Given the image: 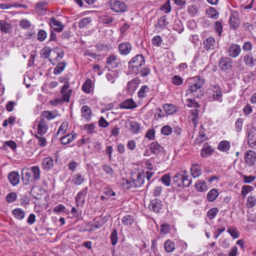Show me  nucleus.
Wrapping results in <instances>:
<instances>
[{
	"instance_id": "393cba45",
	"label": "nucleus",
	"mask_w": 256,
	"mask_h": 256,
	"mask_svg": "<svg viewBox=\"0 0 256 256\" xmlns=\"http://www.w3.org/2000/svg\"><path fill=\"white\" fill-rule=\"evenodd\" d=\"M8 178L14 186L17 185L20 180V176L18 172L13 171L8 174Z\"/></svg>"
},
{
	"instance_id": "f704fd0d",
	"label": "nucleus",
	"mask_w": 256,
	"mask_h": 256,
	"mask_svg": "<svg viewBox=\"0 0 256 256\" xmlns=\"http://www.w3.org/2000/svg\"><path fill=\"white\" fill-rule=\"evenodd\" d=\"M72 182L76 186H80L84 182V177L82 172H78L73 176Z\"/></svg>"
},
{
	"instance_id": "680f3d73",
	"label": "nucleus",
	"mask_w": 256,
	"mask_h": 256,
	"mask_svg": "<svg viewBox=\"0 0 256 256\" xmlns=\"http://www.w3.org/2000/svg\"><path fill=\"white\" fill-rule=\"evenodd\" d=\"M149 88L146 86H142L138 92V96L140 98H142L146 96V94L149 92Z\"/></svg>"
},
{
	"instance_id": "6e6552de",
	"label": "nucleus",
	"mask_w": 256,
	"mask_h": 256,
	"mask_svg": "<svg viewBox=\"0 0 256 256\" xmlns=\"http://www.w3.org/2000/svg\"><path fill=\"white\" fill-rule=\"evenodd\" d=\"M35 124L37 126V133L38 135L43 136L47 132L48 128V120L39 117L36 119Z\"/></svg>"
},
{
	"instance_id": "c85d7f7f",
	"label": "nucleus",
	"mask_w": 256,
	"mask_h": 256,
	"mask_svg": "<svg viewBox=\"0 0 256 256\" xmlns=\"http://www.w3.org/2000/svg\"><path fill=\"white\" fill-rule=\"evenodd\" d=\"M214 150L213 148L208 143H205L201 150L200 155L202 158H206L212 155Z\"/></svg>"
},
{
	"instance_id": "7c9ffc66",
	"label": "nucleus",
	"mask_w": 256,
	"mask_h": 256,
	"mask_svg": "<svg viewBox=\"0 0 256 256\" xmlns=\"http://www.w3.org/2000/svg\"><path fill=\"white\" fill-rule=\"evenodd\" d=\"M50 24L54 27V30L57 32H60L63 30L64 26L62 22L54 18L50 19Z\"/></svg>"
},
{
	"instance_id": "8fccbe9b",
	"label": "nucleus",
	"mask_w": 256,
	"mask_h": 256,
	"mask_svg": "<svg viewBox=\"0 0 256 256\" xmlns=\"http://www.w3.org/2000/svg\"><path fill=\"white\" fill-rule=\"evenodd\" d=\"M206 14L210 18L214 20L217 19L218 16V12L216 9L213 7H210L206 11Z\"/></svg>"
},
{
	"instance_id": "a19ab883",
	"label": "nucleus",
	"mask_w": 256,
	"mask_h": 256,
	"mask_svg": "<svg viewBox=\"0 0 256 256\" xmlns=\"http://www.w3.org/2000/svg\"><path fill=\"white\" fill-rule=\"evenodd\" d=\"M191 116H190V118L191 119L192 122L194 124V126H196L198 124V114L199 112L196 109H194L190 110Z\"/></svg>"
},
{
	"instance_id": "e2e57ef3",
	"label": "nucleus",
	"mask_w": 256,
	"mask_h": 256,
	"mask_svg": "<svg viewBox=\"0 0 256 256\" xmlns=\"http://www.w3.org/2000/svg\"><path fill=\"white\" fill-rule=\"evenodd\" d=\"M227 232L234 239L237 238L240 236V232L235 228L230 227L228 228Z\"/></svg>"
},
{
	"instance_id": "13d9d810",
	"label": "nucleus",
	"mask_w": 256,
	"mask_h": 256,
	"mask_svg": "<svg viewBox=\"0 0 256 256\" xmlns=\"http://www.w3.org/2000/svg\"><path fill=\"white\" fill-rule=\"evenodd\" d=\"M254 190L252 186L249 185H244L242 186L241 190V195L245 198L246 196Z\"/></svg>"
},
{
	"instance_id": "0eeeda50",
	"label": "nucleus",
	"mask_w": 256,
	"mask_h": 256,
	"mask_svg": "<svg viewBox=\"0 0 256 256\" xmlns=\"http://www.w3.org/2000/svg\"><path fill=\"white\" fill-rule=\"evenodd\" d=\"M120 66V60L117 56L111 54L107 58L106 67L108 69V70H116V68Z\"/></svg>"
},
{
	"instance_id": "e433bc0d",
	"label": "nucleus",
	"mask_w": 256,
	"mask_h": 256,
	"mask_svg": "<svg viewBox=\"0 0 256 256\" xmlns=\"http://www.w3.org/2000/svg\"><path fill=\"white\" fill-rule=\"evenodd\" d=\"M151 152L154 154H158L163 150V147L161 146L157 142H152L150 144Z\"/></svg>"
},
{
	"instance_id": "4c0bfd02",
	"label": "nucleus",
	"mask_w": 256,
	"mask_h": 256,
	"mask_svg": "<svg viewBox=\"0 0 256 256\" xmlns=\"http://www.w3.org/2000/svg\"><path fill=\"white\" fill-rule=\"evenodd\" d=\"M12 214L14 217L20 220H22L25 216V212L20 208H16L12 210Z\"/></svg>"
},
{
	"instance_id": "423d86ee",
	"label": "nucleus",
	"mask_w": 256,
	"mask_h": 256,
	"mask_svg": "<svg viewBox=\"0 0 256 256\" xmlns=\"http://www.w3.org/2000/svg\"><path fill=\"white\" fill-rule=\"evenodd\" d=\"M110 9L117 13H123L127 10V5L118 0H110Z\"/></svg>"
},
{
	"instance_id": "6ab92c4d",
	"label": "nucleus",
	"mask_w": 256,
	"mask_h": 256,
	"mask_svg": "<svg viewBox=\"0 0 256 256\" xmlns=\"http://www.w3.org/2000/svg\"><path fill=\"white\" fill-rule=\"evenodd\" d=\"M216 40L212 37H209L203 42L204 48L208 52L213 51L216 47Z\"/></svg>"
},
{
	"instance_id": "aec40b11",
	"label": "nucleus",
	"mask_w": 256,
	"mask_h": 256,
	"mask_svg": "<svg viewBox=\"0 0 256 256\" xmlns=\"http://www.w3.org/2000/svg\"><path fill=\"white\" fill-rule=\"evenodd\" d=\"M229 23L230 27L236 30L237 28L240 24V20L238 18V14L236 12H232L231 14Z\"/></svg>"
},
{
	"instance_id": "b1692460",
	"label": "nucleus",
	"mask_w": 256,
	"mask_h": 256,
	"mask_svg": "<svg viewBox=\"0 0 256 256\" xmlns=\"http://www.w3.org/2000/svg\"><path fill=\"white\" fill-rule=\"evenodd\" d=\"M0 29L2 32L5 34H10L12 31L10 24L6 20H0Z\"/></svg>"
},
{
	"instance_id": "f8f14e48",
	"label": "nucleus",
	"mask_w": 256,
	"mask_h": 256,
	"mask_svg": "<svg viewBox=\"0 0 256 256\" xmlns=\"http://www.w3.org/2000/svg\"><path fill=\"white\" fill-rule=\"evenodd\" d=\"M60 92L64 100L66 102H68L72 93V89L70 88L68 82L66 81L65 82L60 90Z\"/></svg>"
},
{
	"instance_id": "5701e85b",
	"label": "nucleus",
	"mask_w": 256,
	"mask_h": 256,
	"mask_svg": "<svg viewBox=\"0 0 256 256\" xmlns=\"http://www.w3.org/2000/svg\"><path fill=\"white\" fill-rule=\"evenodd\" d=\"M48 3L46 0H42L38 2L35 6L36 12L40 15H44L46 14V7Z\"/></svg>"
},
{
	"instance_id": "09e8293b",
	"label": "nucleus",
	"mask_w": 256,
	"mask_h": 256,
	"mask_svg": "<svg viewBox=\"0 0 256 256\" xmlns=\"http://www.w3.org/2000/svg\"><path fill=\"white\" fill-rule=\"evenodd\" d=\"M82 116L86 119H89L92 116L90 108L88 106H84L81 109Z\"/></svg>"
},
{
	"instance_id": "4d7b16f0",
	"label": "nucleus",
	"mask_w": 256,
	"mask_h": 256,
	"mask_svg": "<svg viewBox=\"0 0 256 256\" xmlns=\"http://www.w3.org/2000/svg\"><path fill=\"white\" fill-rule=\"evenodd\" d=\"M158 26L160 28H164L168 24V22L167 20L166 16H161L158 21Z\"/></svg>"
},
{
	"instance_id": "603ef678",
	"label": "nucleus",
	"mask_w": 256,
	"mask_h": 256,
	"mask_svg": "<svg viewBox=\"0 0 256 256\" xmlns=\"http://www.w3.org/2000/svg\"><path fill=\"white\" fill-rule=\"evenodd\" d=\"M160 181L162 182L166 186H170L171 184V177L170 174H164L160 179Z\"/></svg>"
},
{
	"instance_id": "de8ad7c7",
	"label": "nucleus",
	"mask_w": 256,
	"mask_h": 256,
	"mask_svg": "<svg viewBox=\"0 0 256 256\" xmlns=\"http://www.w3.org/2000/svg\"><path fill=\"white\" fill-rule=\"evenodd\" d=\"M164 248L167 252H171L175 250V245L172 241L168 240L164 243Z\"/></svg>"
},
{
	"instance_id": "ddd939ff",
	"label": "nucleus",
	"mask_w": 256,
	"mask_h": 256,
	"mask_svg": "<svg viewBox=\"0 0 256 256\" xmlns=\"http://www.w3.org/2000/svg\"><path fill=\"white\" fill-rule=\"evenodd\" d=\"M102 168L105 174V176L104 175L103 178L108 182L110 181L114 174V171L112 168L108 164H104L102 166Z\"/></svg>"
},
{
	"instance_id": "473e14b6",
	"label": "nucleus",
	"mask_w": 256,
	"mask_h": 256,
	"mask_svg": "<svg viewBox=\"0 0 256 256\" xmlns=\"http://www.w3.org/2000/svg\"><path fill=\"white\" fill-rule=\"evenodd\" d=\"M129 130L134 134L140 132V127L139 124L136 121H129L126 123Z\"/></svg>"
},
{
	"instance_id": "2f4dec72",
	"label": "nucleus",
	"mask_w": 256,
	"mask_h": 256,
	"mask_svg": "<svg viewBox=\"0 0 256 256\" xmlns=\"http://www.w3.org/2000/svg\"><path fill=\"white\" fill-rule=\"evenodd\" d=\"M77 136V134L73 133L72 134H68L60 138V142L62 144L66 145L70 143Z\"/></svg>"
},
{
	"instance_id": "a18cd8bd",
	"label": "nucleus",
	"mask_w": 256,
	"mask_h": 256,
	"mask_svg": "<svg viewBox=\"0 0 256 256\" xmlns=\"http://www.w3.org/2000/svg\"><path fill=\"white\" fill-rule=\"evenodd\" d=\"M219 193L216 188L212 189L207 194V199L209 202H214L218 196Z\"/></svg>"
},
{
	"instance_id": "c756f323",
	"label": "nucleus",
	"mask_w": 256,
	"mask_h": 256,
	"mask_svg": "<svg viewBox=\"0 0 256 256\" xmlns=\"http://www.w3.org/2000/svg\"><path fill=\"white\" fill-rule=\"evenodd\" d=\"M122 185L123 188L126 190H132L135 189V186L134 184L132 178L128 179L123 178L122 180Z\"/></svg>"
},
{
	"instance_id": "7ed1b4c3",
	"label": "nucleus",
	"mask_w": 256,
	"mask_h": 256,
	"mask_svg": "<svg viewBox=\"0 0 256 256\" xmlns=\"http://www.w3.org/2000/svg\"><path fill=\"white\" fill-rule=\"evenodd\" d=\"M174 184L178 188L188 187L192 184V180L188 178L186 170L178 172L172 178Z\"/></svg>"
},
{
	"instance_id": "dca6fc26",
	"label": "nucleus",
	"mask_w": 256,
	"mask_h": 256,
	"mask_svg": "<svg viewBox=\"0 0 256 256\" xmlns=\"http://www.w3.org/2000/svg\"><path fill=\"white\" fill-rule=\"evenodd\" d=\"M245 162L249 166H252L256 161V153L252 150H249L245 154L244 158Z\"/></svg>"
},
{
	"instance_id": "9d476101",
	"label": "nucleus",
	"mask_w": 256,
	"mask_h": 256,
	"mask_svg": "<svg viewBox=\"0 0 256 256\" xmlns=\"http://www.w3.org/2000/svg\"><path fill=\"white\" fill-rule=\"evenodd\" d=\"M248 143L250 148H256V128L251 126L247 133Z\"/></svg>"
},
{
	"instance_id": "a211bd4d",
	"label": "nucleus",
	"mask_w": 256,
	"mask_h": 256,
	"mask_svg": "<svg viewBox=\"0 0 256 256\" xmlns=\"http://www.w3.org/2000/svg\"><path fill=\"white\" fill-rule=\"evenodd\" d=\"M118 48L119 52L122 55L128 54L132 48L131 44L128 42L120 44Z\"/></svg>"
},
{
	"instance_id": "cd10ccee",
	"label": "nucleus",
	"mask_w": 256,
	"mask_h": 256,
	"mask_svg": "<svg viewBox=\"0 0 256 256\" xmlns=\"http://www.w3.org/2000/svg\"><path fill=\"white\" fill-rule=\"evenodd\" d=\"M145 174L143 172H138L136 174V178L134 179V184L136 188H140L144 183Z\"/></svg>"
},
{
	"instance_id": "f3484780",
	"label": "nucleus",
	"mask_w": 256,
	"mask_h": 256,
	"mask_svg": "<svg viewBox=\"0 0 256 256\" xmlns=\"http://www.w3.org/2000/svg\"><path fill=\"white\" fill-rule=\"evenodd\" d=\"M115 14L111 12H106L100 17V20L103 24H109L114 22Z\"/></svg>"
},
{
	"instance_id": "69168bd1",
	"label": "nucleus",
	"mask_w": 256,
	"mask_h": 256,
	"mask_svg": "<svg viewBox=\"0 0 256 256\" xmlns=\"http://www.w3.org/2000/svg\"><path fill=\"white\" fill-rule=\"evenodd\" d=\"M52 49L48 46L44 47L42 50V54L44 58H50Z\"/></svg>"
},
{
	"instance_id": "c9c22d12",
	"label": "nucleus",
	"mask_w": 256,
	"mask_h": 256,
	"mask_svg": "<svg viewBox=\"0 0 256 256\" xmlns=\"http://www.w3.org/2000/svg\"><path fill=\"white\" fill-rule=\"evenodd\" d=\"M190 172L194 178L200 176L202 174V170L198 164H193L190 168Z\"/></svg>"
},
{
	"instance_id": "f257e3e1",
	"label": "nucleus",
	"mask_w": 256,
	"mask_h": 256,
	"mask_svg": "<svg viewBox=\"0 0 256 256\" xmlns=\"http://www.w3.org/2000/svg\"><path fill=\"white\" fill-rule=\"evenodd\" d=\"M204 83V80L202 77L194 76L191 78L186 96L194 98H200L202 96V88Z\"/></svg>"
},
{
	"instance_id": "1a4fd4ad",
	"label": "nucleus",
	"mask_w": 256,
	"mask_h": 256,
	"mask_svg": "<svg viewBox=\"0 0 256 256\" xmlns=\"http://www.w3.org/2000/svg\"><path fill=\"white\" fill-rule=\"evenodd\" d=\"M64 56L63 50L59 48H52L49 62L55 65L56 62H60Z\"/></svg>"
},
{
	"instance_id": "49530a36",
	"label": "nucleus",
	"mask_w": 256,
	"mask_h": 256,
	"mask_svg": "<svg viewBox=\"0 0 256 256\" xmlns=\"http://www.w3.org/2000/svg\"><path fill=\"white\" fill-rule=\"evenodd\" d=\"M134 221L133 216L131 215H126L122 219V222L125 226H132Z\"/></svg>"
},
{
	"instance_id": "0e129e2a",
	"label": "nucleus",
	"mask_w": 256,
	"mask_h": 256,
	"mask_svg": "<svg viewBox=\"0 0 256 256\" xmlns=\"http://www.w3.org/2000/svg\"><path fill=\"white\" fill-rule=\"evenodd\" d=\"M188 12L191 17H194L198 12V8L196 6H189L188 9Z\"/></svg>"
},
{
	"instance_id": "864d4df0",
	"label": "nucleus",
	"mask_w": 256,
	"mask_h": 256,
	"mask_svg": "<svg viewBox=\"0 0 256 256\" xmlns=\"http://www.w3.org/2000/svg\"><path fill=\"white\" fill-rule=\"evenodd\" d=\"M92 82L90 79H87L82 86L84 92L90 94L91 91Z\"/></svg>"
},
{
	"instance_id": "4468645a",
	"label": "nucleus",
	"mask_w": 256,
	"mask_h": 256,
	"mask_svg": "<svg viewBox=\"0 0 256 256\" xmlns=\"http://www.w3.org/2000/svg\"><path fill=\"white\" fill-rule=\"evenodd\" d=\"M227 52L228 56L230 58H236L240 55L241 52V48L238 44H232L229 46Z\"/></svg>"
},
{
	"instance_id": "37998d69",
	"label": "nucleus",
	"mask_w": 256,
	"mask_h": 256,
	"mask_svg": "<svg viewBox=\"0 0 256 256\" xmlns=\"http://www.w3.org/2000/svg\"><path fill=\"white\" fill-rule=\"evenodd\" d=\"M230 143L227 140H222L220 142L218 146V149L222 152H226L230 148Z\"/></svg>"
},
{
	"instance_id": "338daca9",
	"label": "nucleus",
	"mask_w": 256,
	"mask_h": 256,
	"mask_svg": "<svg viewBox=\"0 0 256 256\" xmlns=\"http://www.w3.org/2000/svg\"><path fill=\"white\" fill-rule=\"evenodd\" d=\"M91 22L92 20L90 18H84L79 22L78 27L82 28L88 26Z\"/></svg>"
},
{
	"instance_id": "72a5a7b5",
	"label": "nucleus",
	"mask_w": 256,
	"mask_h": 256,
	"mask_svg": "<svg viewBox=\"0 0 256 256\" xmlns=\"http://www.w3.org/2000/svg\"><path fill=\"white\" fill-rule=\"evenodd\" d=\"M56 116V112L53 111L45 110L42 112L40 118L42 119L50 120L54 118Z\"/></svg>"
},
{
	"instance_id": "ea45409f",
	"label": "nucleus",
	"mask_w": 256,
	"mask_h": 256,
	"mask_svg": "<svg viewBox=\"0 0 256 256\" xmlns=\"http://www.w3.org/2000/svg\"><path fill=\"white\" fill-rule=\"evenodd\" d=\"M244 61L246 65L249 66H253L256 62V60H254L253 56L250 53L246 54L244 58Z\"/></svg>"
},
{
	"instance_id": "2eb2a0df",
	"label": "nucleus",
	"mask_w": 256,
	"mask_h": 256,
	"mask_svg": "<svg viewBox=\"0 0 256 256\" xmlns=\"http://www.w3.org/2000/svg\"><path fill=\"white\" fill-rule=\"evenodd\" d=\"M210 94L214 100H220L222 96V89L218 85H212L209 88Z\"/></svg>"
},
{
	"instance_id": "bb28decb",
	"label": "nucleus",
	"mask_w": 256,
	"mask_h": 256,
	"mask_svg": "<svg viewBox=\"0 0 256 256\" xmlns=\"http://www.w3.org/2000/svg\"><path fill=\"white\" fill-rule=\"evenodd\" d=\"M108 70L109 72L106 74V78L110 83L114 84L119 76V72L117 69Z\"/></svg>"
},
{
	"instance_id": "39448f33",
	"label": "nucleus",
	"mask_w": 256,
	"mask_h": 256,
	"mask_svg": "<svg viewBox=\"0 0 256 256\" xmlns=\"http://www.w3.org/2000/svg\"><path fill=\"white\" fill-rule=\"evenodd\" d=\"M233 60L230 57L222 56L218 62V68L222 72L228 74L232 67Z\"/></svg>"
},
{
	"instance_id": "a878e982",
	"label": "nucleus",
	"mask_w": 256,
	"mask_h": 256,
	"mask_svg": "<svg viewBox=\"0 0 256 256\" xmlns=\"http://www.w3.org/2000/svg\"><path fill=\"white\" fill-rule=\"evenodd\" d=\"M54 166V160L50 157H46L44 158L42 162V168L46 171L51 170Z\"/></svg>"
},
{
	"instance_id": "9b49d317",
	"label": "nucleus",
	"mask_w": 256,
	"mask_h": 256,
	"mask_svg": "<svg viewBox=\"0 0 256 256\" xmlns=\"http://www.w3.org/2000/svg\"><path fill=\"white\" fill-rule=\"evenodd\" d=\"M88 187L86 186L82 188L77 194L76 196L75 200L78 206H83L88 191Z\"/></svg>"
},
{
	"instance_id": "f03ea898",
	"label": "nucleus",
	"mask_w": 256,
	"mask_h": 256,
	"mask_svg": "<svg viewBox=\"0 0 256 256\" xmlns=\"http://www.w3.org/2000/svg\"><path fill=\"white\" fill-rule=\"evenodd\" d=\"M40 170L36 166L23 168L22 170V178L25 185L28 184L30 182H34L40 178Z\"/></svg>"
},
{
	"instance_id": "6e6d98bb",
	"label": "nucleus",
	"mask_w": 256,
	"mask_h": 256,
	"mask_svg": "<svg viewBox=\"0 0 256 256\" xmlns=\"http://www.w3.org/2000/svg\"><path fill=\"white\" fill-rule=\"evenodd\" d=\"M172 82L176 86H180L183 84L184 80L178 75H174L171 78Z\"/></svg>"
},
{
	"instance_id": "412c9836",
	"label": "nucleus",
	"mask_w": 256,
	"mask_h": 256,
	"mask_svg": "<svg viewBox=\"0 0 256 256\" xmlns=\"http://www.w3.org/2000/svg\"><path fill=\"white\" fill-rule=\"evenodd\" d=\"M162 201L161 200L156 198L152 200L148 206V208L151 211L155 212H158L162 209Z\"/></svg>"
},
{
	"instance_id": "774afa93",
	"label": "nucleus",
	"mask_w": 256,
	"mask_h": 256,
	"mask_svg": "<svg viewBox=\"0 0 256 256\" xmlns=\"http://www.w3.org/2000/svg\"><path fill=\"white\" fill-rule=\"evenodd\" d=\"M162 134L164 136L170 135L172 132V128L168 125L163 126L160 130Z\"/></svg>"
},
{
	"instance_id": "052dcab7",
	"label": "nucleus",
	"mask_w": 256,
	"mask_h": 256,
	"mask_svg": "<svg viewBox=\"0 0 256 256\" xmlns=\"http://www.w3.org/2000/svg\"><path fill=\"white\" fill-rule=\"evenodd\" d=\"M162 42V37L158 35L154 36L152 40V43L153 46L159 47L160 46Z\"/></svg>"
},
{
	"instance_id": "58836bf2",
	"label": "nucleus",
	"mask_w": 256,
	"mask_h": 256,
	"mask_svg": "<svg viewBox=\"0 0 256 256\" xmlns=\"http://www.w3.org/2000/svg\"><path fill=\"white\" fill-rule=\"evenodd\" d=\"M163 108L165 112L168 115L172 114L176 112V106L172 104H164L163 106Z\"/></svg>"
},
{
	"instance_id": "20e7f679",
	"label": "nucleus",
	"mask_w": 256,
	"mask_h": 256,
	"mask_svg": "<svg viewBox=\"0 0 256 256\" xmlns=\"http://www.w3.org/2000/svg\"><path fill=\"white\" fill-rule=\"evenodd\" d=\"M145 64L144 58L142 54H137L133 57L128 62L130 70L135 74H138Z\"/></svg>"
},
{
	"instance_id": "c03bdc74",
	"label": "nucleus",
	"mask_w": 256,
	"mask_h": 256,
	"mask_svg": "<svg viewBox=\"0 0 256 256\" xmlns=\"http://www.w3.org/2000/svg\"><path fill=\"white\" fill-rule=\"evenodd\" d=\"M66 63L64 62H59L54 70V74H60L65 69Z\"/></svg>"
},
{
	"instance_id": "bf43d9fd",
	"label": "nucleus",
	"mask_w": 256,
	"mask_h": 256,
	"mask_svg": "<svg viewBox=\"0 0 256 256\" xmlns=\"http://www.w3.org/2000/svg\"><path fill=\"white\" fill-rule=\"evenodd\" d=\"M248 221L252 224L256 223V210H251L247 214Z\"/></svg>"
},
{
	"instance_id": "4be33fe9",
	"label": "nucleus",
	"mask_w": 256,
	"mask_h": 256,
	"mask_svg": "<svg viewBox=\"0 0 256 256\" xmlns=\"http://www.w3.org/2000/svg\"><path fill=\"white\" fill-rule=\"evenodd\" d=\"M120 106L121 108L130 110L136 108L137 104L132 98H128L122 102Z\"/></svg>"
},
{
	"instance_id": "79ce46f5",
	"label": "nucleus",
	"mask_w": 256,
	"mask_h": 256,
	"mask_svg": "<svg viewBox=\"0 0 256 256\" xmlns=\"http://www.w3.org/2000/svg\"><path fill=\"white\" fill-rule=\"evenodd\" d=\"M195 186L196 190L200 192H204L208 189L206 182L202 180H198L195 184Z\"/></svg>"
},
{
	"instance_id": "5fc2aeb1",
	"label": "nucleus",
	"mask_w": 256,
	"mask_h": 256,
	"mask_svg": "<svg viewBox=\"0 0 256 256\" xmlns=\"http://www.w3.org/2000/svg\"><path fill=\"white\" fill-rule=\"evenodd\" d=\"M219 210L218 208H212L208 210L207 216L210 220H213L218 213Z\"/></svg>"
},
{
	"instance_id": "3c124183",
	"label": "nucleus",
	"mask_w": 256,
	"mask_h": 256,
	"mask_svg": "<svg viewBox=\"0 0 256 256\" xmlns=\"http://www.w3.org/2000/svg\"><path fill=\"white\" fill-rule=\"evenodd\" d=\"M256 205V198L254 196L250 195L246 200V206L247 208H250L254 207Z\"/></svg>"
}]
</instances>
